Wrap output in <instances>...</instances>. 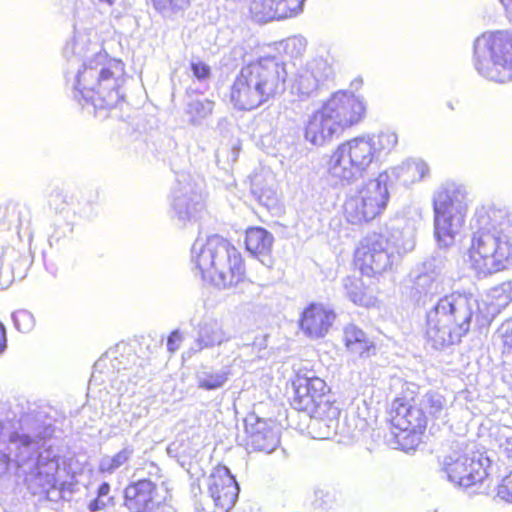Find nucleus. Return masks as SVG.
I'll list each match as a JSON object with an SVG mask.
<instances>
[{"instance_id":"obj_1","label":"nucleus","mask_w":512,"mask_h":512,"mask_svg":"<svg viewBox=\"0 0 512 512\" xmlns=\"http://www.w3.org/2000/svg\"><path fill=\"white\" fill-rule=\"evenodd\" d=\"M63 55L70 65L81 62L76 72L68 69L65 74L68 82L72 80L77 101L84 100L95 109H111L124 99V63L108 56L95 31L75 29Z\"/></svg>"},{"instance_id":"obj_2","label":"nucleus","mask_w":512,"mask_h":512,"mask_svg":"<svg viewBox=\"0 0 512 512\" xmlns=\"http://www.w3.org/2000/svg\"><path fill=\"white\" fill-rule=\"evenodd\" d=\"M469 258L479 276L512 266V214L505 208L483 206L476 210Z\"/></svg>"},{"instance_id":"obj_3","label":"nucleus","mask_w":512,"mask_h":512,"mask_svg":"<svg viewBox=\"0 0 512 512\" xmlns=\"http://www.w3.org/2000/svg\"><path fill=\"white\" fill-rule=\"evenodd\" d=\"M41 447L40 437L19 434L10 421L0 420V476L14 465L27 482L43 489L56 487L60 457L52 448Z\"/></svg>"},{"instance_id":"obj_4","label":"nucleus","mask_w":512,"mask_h":512,"mask_svg":"<svg viewBox=\"0 0 512 512\" xmlns=\"http://www.w3.org/2000/svg\"><path fill=\"white\" fill-rule=\"evenodd\" d=\"M397 143V134L390 130L366 133L344 141L331 154L328 173L343 183L356 181L390 154Z\"/></svg>"},{"instance_id":"obj_5","label":"nucleus","mask_w":512,"mask_h":512,"mask_svg":"<svg viewBox=\"0 0 512 512\" xmlns=\"http://www.w3.org/2000/svg\"><path fill=\"white\" fill-rule=\"evenodd\" d=\"M482 314L471 293L452 292L438 299L426 315V340L435 350L460 342Z\"/></svg>"},{"instance_id":"obj_6","label":"nucleus","mask_w":512,"mask_h":512,"mask_svg":"<svg viewBox=\"0 0 512 512\" xmlns=\"http://www.w3.org/2000/svg\"><path fill=\"white\" fill-rule=\"evenodd\" d=\"M285 64L263 57L241 68L231 87L230 100L239 110H252L281 95L286 89Z\"/></svg>"},{"instance_id":"obj_7","label":"nucleus","mask_w":512,"mask_h":512,"mask_svg":"<svg viewBox=\"0 0 512 512\" xmlns=\"http://www.w3.org/2000/svg\"><path fill=\"white\" fill-rule=\"evenodd\" d=\"M191 262L204 280L223 289L239 283L245 271L238 249L217 234L195 240L191 248Z\"/></svg>"},{"instance_id":"obj_8","label":"nucleus","mask_w":512,"mask_h":512,"mask_svg":"<svg viewBox=\"0 0 512 512\" xmlns=\"http://www.w3.org/2000/svg\"><path fill=\"white\" fill-rule=\"evenodd\" d=\"M366 104L349 91H337L308 118L305 139L313 145L323 146L346 128L364 118Z\"/></svg>"},{"instance_id":"obj_9","label":"nucleus","mask_w":512,"mask_h":512,"mask_svg":"<svg viewBox=\"0 0 512 512\" xmlns=\"http://www.w3.org/2000/svg\"><path fill=\"white\" fill-rule=\"evenodd\" d=\"M415 244V231L409 227L367 235L356 252L361 272L373 276L391 270L402 255L414 249Z\"/></svg>"},{"instance_id":"obj_10","label":"nucleus","mask_w":512,"mask_h":512,"mask_svg":"<svg viewBox=\"0 0 512 512\" xmlns=\"http://www.w3.org/2000/svg\"><path fill=\"white\" fill-rule=\"evenodd\" d=\"M292 385L294 395L291 405L312 418L310 426L319 428L318 437L328 439L336 434L339 430L340 410L323 399L327 389L325 381L313 374L297 373Z\"/></svg>"},{"instance_id":"obj_11","label":"nucleus","mask_w":512,"mask_h":512,"mask_svg":"<svg viewBox=\"0 0 512 512\" xmlns=\"http://www.w3.org/2000/svg\"><path fill=\"white\" fill-rule=\"evenodd\" d=\"M434 237L439 248H448L455 242L468 211L467 191L464 185L445 181L433 192Z\"/></svg>"},{"instance_id":"obj_12","label":"nucleus","mask_w":512,"mask_h":512,"mask_svg":"<svg viewBox=\"0 0 512 512\" xmlns=\"http://www.w3.org/2000/svg\"><path fill=\"white\" fill-rule=\"evenodd\" d=\"M473 65L489 81H512V32L496 30L478 36L473 44Z\"/></svg>"},{"instance_id":"obj_13","label":"nucleus","mask_w":512,"mask_h":512,"mask_svg":"<svg viewBox=\"0 0 512 512\" xmlns=\"http://www.w3.org/2000/svg\"><path fill=\"white\" fill-rule=\"evenodd\" d=\"M490 461L480 453L460 454L453 451L445 456L441 471L454 486L471 490L473 494H486L490 489L487 467Z\"/></svg>"},{"instance_id":"obj_14","label":"nucleus","mask_w":512,"mask_h":512,"mask_svg":"<svg viewBox=\"0 0 512 512\" xmlns=\"http://www.w3.org/2000/svg\"><path fill=\"white\" fill-rule=\"evenodd\" d=\"M203 180L187 172H179L169 196V215L175 225L187 227L197 221L205 211Z\"/></svg>"},{"instance_id":"obj_15","label":"nucleus","mask_w":512,"mask_h":512,"mask_svg":"<svg viewBox=\"0 0 512 512\" xmlns=\"http://www.w3.org/2000/svg\"><path fill=\"white\" fill-rule=\"evenodd\" d=\"M386 173L370 179L357 188L344 203V216L353 225H361L373 220L386 208L389 192Z\"/></svg>"},{"instance_id":"obj_16","label":"nucleus","mask_w":512,"mask_h":512,"mask_svg":"<svg viewBox=\"0 0 512 512\" xmlns=\"http://www.w3.org/2000/svg\"><path fill=\"white\" fill-rule=\"evenodd\" d=\"M160 472L161 469L154 463H149L134 472L131 482L124 489L123 505L130 512L151 509L161 503Z\"/></svg>"},{"instance_id":"obj_17","label":"nucleus","mask_w":512,"mask_h":512,"mask_svg":"<svg viewBox=\"0 0 512 512\" xmlns=\"http://www.w3.org/2000/svg\"><path fill=\"white\" fill-rule=\"evenodd\" d=\"M392 425L400 432L396 434L401 449L414 450L421 442V435L426 429L428 416L421 410L415 398L411 401L398 399L393 404Z\"/></svg>"},{"instance_id":"obj_18","label":"nucleus","mask_w":512,"mask_h":512,"mask_svg":"<svg viewBox=\"0 0 512 512\" xmlns=\"http://www.w3.org/2000/svg\"><path fill=\"white\" fill-rule=\"evenodd\" d=\"M446 264L447 256L441 249L434 251L430 257L418 264L409 275L411 297L419 302L422 297L439 293L443 289Z\"/></svg>"},{"instance_id":"obj_19","label":"nucleus","mask_w":512,"mask_h":512,"mask_svg":"<svg viewBox=\"0 0 512 512\" xmlns=\"http://www.w3.org/2000/svg\"><path fill=\"white\" fill-rule=\"evenodd\" d=\"M239 485L226 466L218 465L208 478V495L218 505L217 512H229L235 505Z\"/></svg>"},{"instance_id":"obj_20","label":"nucleus","mask_w":512,"mask_h":512,"mask_svg":"<svg viewBox=\"0 0 512 512\" xmlns=\"http://www.w3.org/2000/svg\"><path fill=\"white\" fill-rule=\"evenodd\" d=\"M331 73L332 68L326 59L318 57L308 61L304 66L298 68L292 77V93L306 97L311 96Z\"/></svg>"},{"instance_id":"obj_21","label":"nucleus","mask_w":512,"mask_h":512,"mask_svg":"<svg viewBox=\"0 0 512 512\" xmlns=\"http://www.w3.org/2000/svg\"><path fill=\"white\" fill-rule=\"evenodd\" d=\"M305 0H252L250 13L256 22L266 23L298 15Z\"/></svg>"},{"instance_id":"obj_22","label":"nucleus","mask_w":512,"mask_h":512,"mask_svg":"<svg viewBox=\"0 0 512 512\" xmlns=\"http://www.w3.org/2000/svg\"><path fill=\"white\" fill-rule=\"evenodd\" d=\"M245 431L248 444L256 451L267 454L273 452L279 445L280 439L266 420L251 415L245 419Z\"/></svg>"},{"instance_id":"obj_23","label":"nucleus","mask_w":512,"mask_h":512,"mask_svg":"<svg viewBox=\"0 0 512 512\" xmlns=\"http://www.w3.org/2000/svg\"><path fill=\"white\" fill-rule=\"evenodd\" d=\"M335 320V313L321 304H310L302 313L300 327L310 338L324 337Z\"/></svg>"},{"instance_id":"obj_24","label":"nucleus","mask_w":512,"mask_h":512,"mask_svg":"<svg viewBox=\"0 0 512 512\" xmlns=\"http://www.w3.org/2000/svg\"><path fill=\"white\" fill-rule=\"evenodd\" d=\"M231 339L232 335L224 329L220 321L215 318H207L198 324L194 345L190 350L197 353L204 349L221 346Z\"/></svg>"},{"instance_id":"obj_25","label":"nucleus","mask_w":512,"mask_h":512,"mask_svg":"<svg viewBox=\"0 0 512 512\" xmlns=\"http://www.w3.org/2000/svg\"><path fill=\"white\" fill-rule=\"evenodd\" d=\"M274 243L272 233L262 227H250L246 230L245 245L247 251L259 259L266 267H271V251Z\"/></svg>"},{"instance_id":"obj_26","label":"nucleus","mask_w":512,"mask_h":512,"mask_svg":"<svg viewBox=\"0 0 512 512\" xmlns=\"http://www.w3.org/2000/svg\"><path fill=\"white\" fill-rule=\"evenodd\" d=\"M391 175L401 185L409 187L429 177L430 168L421 158H408L391 168Z\"/></svg>"},{"instance_id":"obj_27","label":"nucleus","mask_w":512,"mask_h":512,"mask_svg":"<svg viewBox=\"0 0 512 512\" xmlns=\"http://www.w3.org/2000/svg\"><path fill=\"white\" fill-rule=\"evenodd\" d=\"M28 265L29 260L26 256L21 255L15 249H7L1 259L0 279H3L4 282L0 283V289L8 287L16 278L22 279Z\"/></svg>"},{"instance_id":"obj_28","label":"nucleus","mask_w":512,"mask_h":512,"mask_svg":"<svg viewBox=\"0 0 512 512\" xmlns=\"http://www.w3.org/2000/svg\"><path fill=\"white\" fill-rule=\"evenodd\" d=\"M344 342L347 349L361 357H368L374 352V344L366 333L354 324L344 328Z\"/></svg>"},{"instance_id":"obj_29","label":"nucleus","mask_w":512,"mask_h":512,"mask_svg":"<svg viewBox=\"0 0 512 512\" xmlns=\"http://www.w3.org/2000/svg\"><path fill=\"white\" fill-rule=\"evenodd\" d=\"M486 298L487 313L495 316L512 301V280L491 288Z\"/></svg>"},{"instance_id":"obj_30","label":"nucleus","mask_w":512,"mask_h":512,"mask_svg":"<svg viewBox=\"0 0 512 512\" xmlns=\"http://www.w3.org/2000/svg\"><path fill=\"white\" fill-rule=\"evenodd\" d=\"M214 102L207 98H191L186 103L185 113L188 121L193 126H200L211 116L214 109Z\"/></svg>"},{"instance_id":"obj_31","label":"nucleus","mask_w":512,"mask_h":512,"mask_svg":"<svg viewBox=\"0 0 512 512\" xmlns=\"http://www.w3.org/2000/svg\"><path fill=\"white\" fill-rule=\"evenodd\" d=\"M135 448L125 443L123 448L114 455H104L98 464V471L103 474H113L119 468L127 464L133 457Z\"/></svg>"},{"instance_id":"obj_32","label":"nucleus","mask_w":512,"mask_h":512,"mask_svg":"<svg viewBox=\"0 0 512 512\" xmlns=\"http://www.w3.org/2000/svg\"><path fill=\"white\" fill-rule=\"evenodd\" d=\"M231 370L229 367H222L215 371L212 368H206L196 374L198 387L204 390H216L225 385L228 381Z\"/></svg>"},{"instance_id":"obj_33","label":"nucleus","mask_w":512,"mask_h":512,"mask_svg":"<svg viewBox=\"0 0 512 512\" xmlns=\"http://www.w3.org/2000/svg\"><path fill=\"white\" fill-rule=\"evenodd\" d=\"M251 193L261 205L267 208L274 207L277 203V192L272 178L270 180L256 178L252 182Z\"/></svg>"},{"instance_id":"obj_34","label":"nucleus","mask_w":512,"mask_h":512,"mask_svg":"<svg viewBox=\"0 0 512 512\" xmlns=\"http://www.w3.org/2000/svg\"><path fill=\"white\" fill-rule=\"evenodd\" d=\"M415 399L421 407V410H424L428 417H441L446 407L445 398L435 391H429Z\"/></svg>"},{"instance_id":"obj_35","label":"nucleus","mask_w":512,"mask_h":512,"mask_svg":"<svg viewBox=\"0 0 512 512\" xmlns=\"http://www.w3.org/2000/svg\"><path fill=\"white\" fill-rule=\"evenodd\" d=\"M341 500V494L333 487H317L314 490L313 507L327 511L336 507Z\"/></svg>"},{"instance_id":"obj_36","label":"nucleus","mask_w":512,"mask_h":512,"mask_svg":"<svg viewBox=\"0 0 512 512\" xmlns=\"http://www.w3.org/2000/svg\"><path fill=\"white\" fill-rule=\"evenodd\" d=\"M343 286L348 298L357 305L367 306L369 299L364 292L363 283L358 278L346 277L343 279Z\"/></svg>"},{"instance_id":"obj_37","label":"nucleus","mask_w":512,"mask_h":512,"mask_svg":"<svg viewBox=\"0 0 512 512\" xmlns=\"http://www.w3.org/2000/svg\"><path fill=\"white\" fill-rule=\"evenodd\" d=\"M12 319L15 328L22 333H28L34 328L35 319L33 314L28 310H18L14 312Z\"/></svg>"},{"instance_id":"obj_38","label":"nucleus","mask_w":512,"mask_h":512,"mask_svg":"<svg viewBox=\"0 0 512 512\" xmlns=\"http://www.w3.org/2000/svg\"><path fill=\"white\" fill-rule=\"evenodd\" d=\"M307 47V40L301 35L288 37L284 40V50L291 57L301 56Z\"/></svg>"},{"instance_id":"obj_39","label":"nucleus","mask_w":512,"mask_h":512,"mask_svg":"<svg viewBox=\"0 0 512 512\" xmlns=\"http://www.w3.org/2000/svg\"><path fill=\"white\" fill-rule=\"evenodd\" d=\"M191 0H152L154 7L163 15L184 9Z\"/></svg>"},{"instance_id":"obj_40","label":"nucleus","mask_w":512,"mask_h":512,"mask_svg":"<svg viewBox=\"0 0 512 512\" xmlns=\"http://www.w3.org/2000/svg\"><path fill=\"white\" fill-rule=\"evenodd\" d=\"M218 505L215 506V501L208 495H201L195 501L196 512H217Z\"/></svg>"},{"instance_id":"obj_41","label":"nucleus","mask_w":512,"mask_h":512,"mask_svg":"<svg viewBox=\"0 0 512 512\" xmlns=\"http://www.w3.org/2000/svg\"><path fill=\"white\" fill-rule=\"evenodd\" d=\"M497 495L507 502H512V474L502 480L498 486Z\"/></svg>"},{"instance_id":"obj_42","label":"nucleus","mask_w":512,"mask_h":512,"mask_svg":"<svg viewBox=\"0 0 512 512\" xmlns=\"http://www.w3.org/2000/svg\"><path fill=\"white\" fill-rule=\"evenodd\" d=\"M503 345L506 349H512V318L506 320L499 328Z\"/></svg>"},{"instance_id":"obj_43","label":"nucleus","mask_w":512,"mask_h":512,"mask_svg":"<svg viewBox=\"0 0 512 512\" xmlns=\"http://www.w3.org/2000/svg\"><path fill=\"white\" fill-rule=\"evenodd\" d=\"M191 70H192V73L193 75L198 79V80H205L207 78H209L210 76V72H211V69L210 67L205 64L204 62H192L191 63Z\"/></svg>"},{"instance_id":"obj_44","label":"nucleus","mask_w":512,"mask_h":512,"mask_svg":"<svg viewBox=\"0 0 512 512\" xmlns=\"http://www.w3.org/2000/svg\"><path fill=\"white\" fill-rule=\"evenodd\" d=\"M66 198L67 196L64 195L62 192H54L50 195L49 204L55 210H62L63 204L66 203Z\"/></svg>"},{"instance_id":"obj_45","label":"nucleus","mask_w":512,"mask_h":512,"mask_svg":"<svg viewBox=\"0 0 512 512\" xmlns=\"http://www.w3.org/2000/svg\"><path fill=\"white\" fill-rule=\"evenodd\" d=\"M351 420L355 422V426L352 430H348L346 433L351 439L356 440L359 438L361 430L366 426V422L363 419H357L355 417Z\"/></svg>"},{"instance_id":"obj_46","label":"nucleus","mask_w":512,"mask_h":512,"mask_svg":"<svg viewBox=\"0 0 512 512\" xmlns=\"http://www.w3.org/2000/svg\"><path fill=\"white\" fill-rule=\"evenodd\" d=\"M500 447L508 458H512V435L503 433L500 437Z\"/></svg>"},{"instance_id":"obj_47","label":"nucleus","mask_w":512,"mask_h":512,"mask_svg":"<svg viewBox=\"0 0 512 512\" xmlns=\"http://www.w3.org/2000/svg\"><path fill=\"white\" fill-rule=\"evenodd\" d=\"M180 342H181L180 333L177 330L173 331L167 339V349L170 352L176 351L179 348Z\"/></svg>"},{"instance_id":"obj_48","label":"nucleus","mask_w":512,"mask_h":512,"mask_svg":"<svg viewBox=\"0 0 512 512\" xmlns=\"http://www.w3.org/2000/svg\"><path fill=\"white\" fill-rule=\"evenodd\" d=\"M107 506V501L103 497L96 496L88 504V510L90 512H99Z\"/></svg>"},{"instance_id":"obj_49","label":"nucleus","mask_w":512,"mask_h":512,"mask_svg":"<svg viewBox=\"0 0 512 512\" xmlns=\"http://www.w3.org/2000/svg\"><path fill=\"white\" fill-rule=\"evenodd\" d=\"M7 349V330L5 325L0 321V356Z\"/></svg>"},{"instance_id":"obj_50","label":"nucleus","mask_w":512,"mask_h":512,"mask_svg":"<svg viewBox=\"0 0 512 512\" xmlns=\"http://www.w3.org/2000/svg\"><path fill=\"white\" fill-rule=\"evenodd\" d=\"M110 489H111V487L108 482L101 483L97 489V496L103 497V498L107 497L108 494L110 493Z\"/></svg>"},{"instance_id":"obj_51","label":"nucleus","mask_w":512,"mask_h":512,"mask_svg":"<svg viewBox=\"0 0 512 512\" xmlns=\"http://www.w3.org/2000/svg\"><path fill=\"white\" fill-rule=\"evenodd\" d=\"M503 5L507 18L510 22H512V0H500Z\"/></svg>"}]
</instances>
